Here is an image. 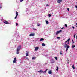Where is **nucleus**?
I'll return each mask as SVG.
<instances>
[{
    "mask_svg": "<svg viewBox=\"0 0 77 77\" xmlns=\"http://www.w3.org/2000/svg\"><path fill=\"white\" fill-rule=\"evenodd\" d=\"M21 45H19L17 48L16 53L17 54H19V53H20V52H19V51H20V50H21Z\"/></svg>",
    "mask_w": 77,
    "mask_h": 77,
    "instance_id": "f257e3e1",
    "label": "nucleus"
},
{
    "mask_svg": "<svg viewBox=\"0 0 77 77\" xmlns=\"http://www.w3.org/2000/svg\"><path fill=\"white\" fill-rule=\"evenodd\" d=\"M62 32V30H60L59 31H57V32H56V35H57L59 34V33H60V32Z\"/></svg>",
    "mask_w": 77,
    "mask_h": 77,
    "instance_id": "f03ea898",
    "label": "nucleus"
},
{
    "mask_svg": "<svg viewBox=\"0 0 77 77\" xmlns=\"http://www.w3.org/2000/svg\"><path fill=\"white\" fill-rule=\"evenodd\" d=\"M16 61H17V58H14V60L13 63H16Z\"/></svg>",
    "mask_w": 77,
    "mask_h": 77,
    "instance_id": "7ed1b4c3",
    "label": "nucleus"
},
{
    "mask_svg": "<svg viewBox=\"0 0 77 77\" xmlns=\"http://www.w3.org/2000/svg\"><path fill=\"white\" fill-rule=\"evenodd\" d=\"M4 23L5 24H9V22L7 21H5L4 22Z\"/></svg>",
    "mask_w": 77,
    "mask_h": 77,
    "instance_id": "20e7f679",
    "label": "nucleus"
},
{
    "mask_svg": "<svg viewBox=\"0 0 77 77\" xmlns=\"http://www.w3.org/2000/svg\"><path fill=\"white\" fill-rule=\"evenodd\" d=\"M26 56H29V52L27 51H26Z\"/></svg>",
    "mask_w": 77,
    "mask_h": 77,
    "instance_id": "39448f33",
    "label": "nucleus"
},
{
    "mask_svg": "<svg viewBox=\"0 0 77 77\" xmlns=\"http://www.w3.org/2000/svg\"><path fill=\"white\" fill-rule=\"evenodd\" d=\"M35 36V35H34V34L33 33L30 34L29 35V36Z\"/></svg>",
    "mask_w": 77,
    "mask_h": 77,
    "instance_id": "423d86ee",
    "label": "nucleus"
},
{
    "mask_svg": "<svg viewBox=\"0 0 77 77\" xmlns=\"http://www.w3.org/2000/svg\"><path fill=\"white\" fill-rule=\"evenodd\" d=\"M39 49V47H36L35 48V51H36V50H38Z\"/></svg>",
    "mask_w": 77,
    "mask_h": 77,
    "instance_id": "0eeeda50",
    "label": "nucleus"
},
{
    "mask_svg": "<svg viewBox=\"0 0 77 77\" xmlns=\"http://www.w3.org/2000/svg\"><path fill=\"white\" fill-rule=\"evenodd\" d=\"M62 2V0H58L57 1V2L58 3H61Z\"/></svg>",
    "mask_w": 77,
    "mask_h": 77,
    "instance_id": "6e6552de",
    "label": "nucleus"
},
{
    "mask_svg": "<svg viewBox=\"0 0 77 77\" xmlns=\"http://www.w3.org/2000/svg\"><path fill=\"white\" fill-rule=\"evenodd\" d=\"M68 46H68V45L67 44H65V45H64V47H65V48H67V47H68Z\"/></svg>",
    "mask_w": 77,
    "mask_h": 77,
    "instance_id": "1a4fd4ad",
    "label": "nucleus"
},
{
    "mask_svg": "<svg viewBox=\"0 0 77 77\" xmlns=\"http://www.w3.org/2000/svg\"><path fill=\"white\" fill-rule=\"evenodd\" d=\"M48 73L49 74H52V72L51 71V70H50V71H49Z\"/></svg>",
    "mask_w": 77,
    "mask_h": 77,
    "instance_id": "9d476101",
    "label": "nucleus"
},
{
    "mask_svg": "<svg viewBox=\"0 0 77 77\" xmlns=\"http://www.w3.org/2000/svg\"><path fill=\"white\" fill-rule=\"evenodd\" d=\"M16 16H18V12H16Z\"/></svg>",
    "mask_w": 77,
    "mask_h": 77,
    "instance_id": "9b49d317",
    "label": "nucleus"
},
{
    "mask_svg": "<svg viewBox=\"0 0 77 77\" xmlns=\"http://www.w3.org/2000/svg\"><path fill=\"white\" fill-rule=\"evenodd\" d=\"M42 45L43 47H45V44L44 43H42Z\"/></svg>",
    "mask_w": 77,
    "mask_h": 77,
    "instance_id": "f8f14e48",
    "label": "nucleus"
},
{
    "mask_svg": "<svg viewBox=\"0 0 77 77\" xmlns=\"http://www.w3.org/2000/svg\"><path fill=\"white\" fill-rule=\"evenodd\" d=\"M69 48V46H68L67 48L66 49V51H68V48Z\"/></svg>",
    "mask_w": 77,
    "mask_h": 77,
    "instance_id": "ddd939ff",
    "label": "nucleus"
},
{
    "mask_svg": "<svg viewBox=\"0 0 77 77\" xmlns=\"http://www.w3.org/2000/svg\"><path fill=\"white\" fill-rule=\"evenodd\" d=\"M44 38H42L40 39V41H44Z\"/></svg>",
    "mask_w": 77,
    "mask_h": 77,
    "instance_id": "4468645a",
    "label": "nucleus"
},
{
    "mask_svg": "<svg viewBox=\"0 0 77 77\" xmlns=\"http://www.w3.org/2000/svg\"><path fill=\"white\" fill-rule=\"evenodd\" d=\"M43 71L42 70H40V71H38V72H39V73H42V72Z\"/></svg>",
    "mask_w": 77,
    "mask_h": 77,
    "instance_id": "2eb2a0df",
    "label": "nucleus"
},
{
    "mask_svg": "<svg viewBox=\"0 0 77 77\" xmlns=\"http://www.w3.org/2000/svg\"><path fill=\"white\" fill-rule=\"evenodd\" d=\"M43 73V74H45L46 73V71H42V72Z\"/></svg>",
    "mask_w": 77,
    "mask_h": 77,
    "instance_id": "dca6fc26",
    "label": "nucleus"
},
{
    "mask_svg": "<svg viewBox=\"0 0 77 77\" xmlns=\"http://www.w3.org/2000/svg\"><path fill=\"white\" fill-rule=\"evenodd\" d=\"M72 68L73 69H75V67H74V65H73L72 66Z\"/></svg>",
    "mask_w": 77,
    "mask_h": 77,
    "instance_id": "f3484780",
    "label": "nucleus"
},
{
    "mask_svg": "<svg viewBox=\"0 0 77 77\" xmlns=\"http://www.w3.org/2000/svg\"><path fill=\"white\" fill-rule=\"evenodd\" d=\"M47 24H48V21L47 20L46 21Z\"/></svg>",
    "mask_w": 77,
    "mask_h": 77,
    "instance_id": "a211bd4d",
    "label": "nucleus"
},
{
    "mask_svg": "<svg viewBox=\"0 0 77 77\" xmlns=\"http://www.w3.org/2000/svg\"><path fill=\"white\" fill-rule=\"evenodd\" d=\"M58 69H59V67H57V69H56L57 71H58Z\"/></svg>",
    "mask_w": 77,
    "mask_h": 77,
    "instance_id": "6ab92c4d",
    "label": "nucleus"
},
{
    "mask_svg": "<svg viewBox=\"0 0 77 77\" xmlns=\"http://www.w3.org/2000/svg\"><path fill=\"white\" fill-rule=\"evenodd\" d=\"M60 54L61 55H62L63 54H62V51H61L60 52Z\"/></svg>",
    "mask_w": 77,
    "mask_h": 77,
    "instance_id": "aec40b11",
    "label": "nucleus"
},
{
    "mask_svg": "<svg viewBox=\"0 0 77 77\" xmlns=\"http://www.w3.org/2000/svg\"><path fill=\"white\" fill-rule=\"evenodd\" d=\"M36 59V57H33L32 58V59L33 60V59Z\"/></svg>",
    "mask_w": 77,
    "mask_h": 77,
    "instance_id": "412c9836",
    "label": "nucleus"
},
{
    "mask_svg": "<svg viewBox=\"0 0 77 77\" xmlns=\"http://www.w3.org/2000/svg\"><path fill=\"white\" fill-rule=\"evenodd\" d=\"M2 5H0V8L2 9Z\"/></svg>",
    "mask_w": 77,
    "mask_h": 77,
    "instance_id": "4be33fe9",
    "label": "nucleus"
},
{
    "mask_svg": "<svg viewBox=\"0 0 77 77\" xmlns=\"http://www.w3.org/2000/svg\"><path fill=\"white\" fill-rule=\"evenodd\" d=\"M67 41H68V42H69L70 41V38L68 39Z\"/></svg>",
    "mask_w": 77,
    "mask_h": 77,
    "instance_id": "5701e85b",
    "label": "nucleus"
},
{
    "mask_svg": "<svg viewBox=\"0 0 77 77\" xmlns=\"http://www.w3.org/2000/svg\"><path fill=\"white\" fill-rule=\"evenodd\" d=\"M55 59H56V60H57V57H55Z\"/></svg>",
    "mask_w": 77,
    "mask_h": 77,
    "instance_id": "b1692460",
    "label": "nucleus"
},
{
    "mask_svg": "<svg viewBox=\"0 0 77 77\" xmlns=\"http://www.w3.org/2000/svg\"><path fill=\"white\" fill-rule=\"evenodd\" d=\"M64 25H65V27H67V26H68L67 25V24H65Z\"/></svg>",
    "mask_w": 77,
    "mask_h": 77,
    "instance_id": "393cba45",
    "label": "nucleus"
},
{
    "mask_svg": "<svg viewBox=\"0 0 77 77\" xmlns=\"http://www.w3.org/2000/svg\"><path fill=\"white\" fill-rule=\"evenodd\" d=\"M37 26H38V27H39V26H40V24L38 23L37 24Z\"/></svg>",
    "mask_w": 77,
    "mask_h": 77,
    "instance_id": "a878e982",
    "label": "nucleus"
},
{
    "mask_svg": "<svg viewBox=\"0 0 77 77\" xmlns=\"http://www.w3.org/2000/svg\"><path fill=\"white\" fill-rule=\"evenodd\" d=\"M60 37H57V39H60Z\"/></svg>",
    "mask_w": 77,
    "mask_h": 77,
    "instance_id": "bb28decb",
    "label": "nucleus"
},
{
    "mask_svg": "<svg viewBox=\"0 0 77 77\" xmlns=\"http://www.w3.org/2000/svg\"><path fill=\"white\" fill-rule=\"evenodd\" d=\"M16 24L17 26L18 25V23H16Z\"/></svg>",
    "mask_w": 77,
    "mask_h": 77,
    "instance_id": "cd10ccee",
    "label": "nucleus"
},
{
    "mask_svg": "<svg viewBox=\"0 0 77 77\" xmlns=\"http://www.w3.org/2000/svg\"><path fill=\"white\" fill-rule=\"evenodd\" d=\"M17 17L18 16H16V17H15L14 19H16V18H17Z\"/></svg>",
    "mask_w": 77,
    "mask_h": 77,
    "instance_id": "c85d7f7f",
    "label": "nucleus"
},
{
    "mask_svg": "<svg viewBox=\"0 0 77 77\" xmlns=\"http://www.w3.org/2000/svg\"><path fill=\"white\" fill-rule=\"evenodd\" d=\"M67 10L68 11H69V8H67Z\"/></svg>",
    "mask_w": 77,
    "mask_h": 77,
    "instance_id": "c756f323",
    "label": "nucleus"
},
{
    "mask_svg": "<svg viewBox=\"0 0 77 77\" xmlns=\"http://www.w3.org/2000/svg\"><path fill=\"white\" fill-rule=\"evenodd\" d=\"M48 16H49V17H51V14H49L48 15Z\"/></svg>",
    "mask_w": 77,
    "mask_h": 77,
    "instance_id": "7c9ffc66",
    "label": "nucleus"
},
{
    "mask_svg": "<svg viewBox=\"0 0 77 77\" xmlns=\"http://www.w3.org/2000/svg\"><path fill=\"white\" fill-rule=\"evenodd\" d=\"M73 47H75V45H73L72 46V48H73Z\"/></svg>",
    "mask_w": 77,
    "mask_h": 77,
    "instance_id": "2f4dec72",
    "label": "nucleus"
},
{
    "mask_svg": "<svg viewBox=\"0 0 77 77\" xmlns=\"http://www.w3.org/2000/svg\"><path fill=\"white\" fill-rule=\"evenodd\" d=\"M23 1H24V0H20V2H23Z\"/></svg>",
    "mask_w": 77,
    "mask_h": 77,
    "instance_id": "473e14b6",
    "label": "nucleus"
},
{
    "mask_svg": "<svg viewBox=\"0 0 77 77\" xmlns=\"http://www.w3.org/2000/svg\"><path fill=\"white\" fill-rule=\"evenodd\" d=\"M50 6V5H48V4H47L46 6Z\"/></svg>",
    "mask_w": 77,
    "mask_h": 77,
    "instance_id": "72a5a7b5",
    "label": "nucleus"
},
{
    "mask_svg": "<svg viewBox=\"0 0 77 77\" xmlns=\"http://www.w3.org/2000/svg\"><path fill=\"white\" fill-rule=\"evenodd\" d=\"M75 34L74 35V38H75Z\"/></svg>",
    "mask_w": 77,
    "mask_h": 77,
    "instance_id": "f704fd0d",
    "label": "nucleus"
},
{
    "mask_svg": "<svg viewBox=\"0 0 77 77\" xmlns=\"http://www.w3.org/2000/svg\"><path fill=\"white\" fill-rule=\"evenodd\" d=\"M33 30H36V29L33 28Z\"/></svg>",
    "mask_w": 77,
    "mask_h": 77,
    "instance_id": "c9c22d12",
    "label": "nucleus"
},
{
    "mask_svg": "<svg viewBox=\"0 0 77 77\" xmlns=\"http://www.w3.org/2000/svg\"><path fill=\"white\" fill-rule=\"evenodd\" d=\"M75 7L76 8V9H77V5H75Z\"/></svg>",
    "mask_w": 77,
    "mask_h": 77,
    "instance_id": "e433bc0d",
    "label": "nucleus"
},
{
    "mask_svg": "<svg viewBox=\"0 0 77 77\" xmlns=\"http://www.w3.org/2000/svg\"><path fill=\"white\" fill-rule=\"evenodd\" d=\"M68 41H67L65 42V43H66Z\"/></svg>",
    "mask_w": 77,
    "mask_h": 77,
    "instance_id": "4c0bfd02",
    "label": "nucleus"
},
{
    "mask_svg": "<svg viewBox=\"0 0 77 77\" xmlns=\"http://www.w3.org/2000/svg\"><path fill=\"white\" fill-rule=\"evenodd\" d=\"M47 70H48V69H46V70L45 71H46H46H47Z\"/></svg>",
    "mask_w": 77,
    "mask_h": 77,
    "instance_id": "58836bf2",
    "label": "nucleus"
},
{
    "mask_svg": "<svg viewBox=\"0 0 77 77\" xmlns=\"http://www.w3.org/2000/svg\"><path fill=\"white\" fill-rule=\"evenodd\" d=\"M72 28H73V29H74V26H72Z\"/></svg>",
    "mask_w": 77,
    "mask_h": 77,
    "instance_id": "ea45409f",
    "label": "nucleus"
},
{
    "mask_svg": "<svg viewBox=\"0 0 77 77\" xmlns=\"http://www.w3.org/2000/svg\"><path fill=\"white\" fill-rule=\"evenodd\" d=\"M62 29H64V27H62L61 28Z\"/></svg>",
    "mask_w": 77,
    "mask_h": 77,
    "instance_id": "a19ab883",
    "label": "nucleus"
},
{
    "mask_svg": "<svg viewBox=\"0 0 77 77\" xmlns=\"http://www.w3.org/2000/svg\"><path fill=\"white\" fill-rule=\"evenodd\" d=\"M74 42H72V44H74Z\"/></svg>",
    "mask_w": 77,
    "mask_h": 77,
    "instance_id": "79ce46f5",
    "label": "nucleus"
},
{
    "mask_svg": "<svg viewBox=\"0 0 77 77\" xmlns=\"http://www.w3.org/2000/svg\"><path fill=\"white\" fill-rule=\"evenodd\" d=\"M72 42H74V40H72Z\"/></svg>",
    "mask_w": 77,
    "mask_h": 77,
    "instance_id": "37998d69",
    "label": "nucleus"
},
{
    "mask_svg": "<svg viewBox=\"0 0 77 77\" xmlns=\"http://www.w3.org/2000/svg\"><path fill=\"white\" fill-rule=\"evenodd\" d=\"M67 63H68V64H69V62H68Z\"/></svg>",
    "mask_w": 77,
    "mask_h": 77,
    "instance_id": "c03bdc74",
    "label": "nucleus"
},
{
    "mask_svg": "<svg viewBox=\"0 0 77 77\" xmlns=\"http://www.w3.org/2000/svg\"><path fill=\"white\" fill-rule=\"evenodd\" d=\"M76 25H77V23H76Z\"/></svg>",
    "mask_w": 77,
    "mask_h": 77,
    "instance_id": "a18cd8bd",
    "label": "nucleus"
},
{
    "mask_svg": "<svg viewBox=\"0 0 77 77\" xmlns=\"http://www.w3.org/2000/svg\"><path fill=\"white\" fill-rule=\"evenodd\" d=\"M76 39H77V36H76Z\"/></svg>",
    "mask_w": 77,
    "mask_h": 77,
    "instance_id": "49530a36",
    "label": "nucleus"
},
{
    "mask_svg": "<svg viewBox=\"0 0 77 77\" xmlns=\"http://www.w3.org/2000/svg\"><path fill=\"white\" fill-rule=\"evenodd\" d=\"M45 64H46V65H47V63H45Z\"/></svg>",
    "mask_w": 77,
    "mask_h": 77,
    "instance_id": "de8ad7c7",
    "label": "nucleus"
},
{
    "mask_svg": "<svg viewBox=\"0 0 77 77\" xmlns=\"http://www.w3.org/2000/svg\"><path fill=\"white\" fill-rule=\"evenodd\" d=\"M69 44V43H68V44Z\"/></svg>",
    "mask_w": 77,
    "mask_h": 77,
    "instance_id": "09e8293b",
    "label": "nucleus"
},
{
    "mask_svg": "<svg viewBox=\"0 0 77 77\" xmlns=\"http://www.w3.org/2000/svg\"><path fill=\"white\" fill-rule=\"evenodd\" d=\"M76 27H77V25L76 26Z\"/></svg>",
    "mask_w": 77,
    "mask_h": 77,
    "instance_id": "8fccbe9b",
    "label": "nucleus"
},
{
    "mask_svg": "<svg viewBox=\"0 0 77 77\" xmlns=\"http://www.w3.org/2000/svg\"><path fill=\"white\" fill-rule=\"evenodd\" d=\"M27 59H28V58H27Z\"/></svg>",
    "mask_w": 77,
    "mask_h": 77,
    "instance_id": "3c124183",
    "label": "nucleus"
}]
</instances>
